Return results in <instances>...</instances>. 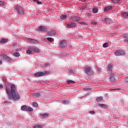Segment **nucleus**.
Listing matches in <instances>:
<instances>
[{
  "label": "nucleus",
  "instance_id": "obj_1",
  "mask_svg": "<svg viewBox=\"0 0 128 128\" xmlns=\"http://www.w3.org/2000/svg\"><path fill=\"white\" fill-rule=\"evenodd\" d=\"M6 92L8 94V98L9 100H18L20 99V96L18 92L10 94V90L8 87L6 88Z\"/></svg>",
  "mask_w": 128,
  "mask_h": 128
},
{
  "label": "nucleus",
  "instance_id": "obj_2",
  "mask_svg": "<svg viewBox=\"0 0 128 128\" xmlns=\"http://www.w3.org/2000/svg\"><path fill=\"white\" fill-rule=\"evenodd\" d=\"M85 74L88 76H92L94 74V71L90 67H86L84 68Z\"/></svg>",
  "mask_w": 128,
  "mask_h": 128
},
{
  "label": "nucleus",
  "instance_id": "obj_3",
  "mask_svg": "<svg viewBox=\"0 0 128 128\" xmlns=\"http://www.w3.org/2000/svg\"><path fill=\"white\" fill-rule=\"evenodd\" d=\"M50 74V72L47 71L38 72L34 74V76L40 78V76H44L46 74Z\"/></svg>",
  "mask_w": 128,
  "mask_h": 128
},
{
  "label": "nucleus",
  "instance_id": "obj_4",
  "mask_svg": "<svg viewBox=\"0 0 128 128\" xmlns=\"http://www.w3.org/2000/svg\"><path fill=\"white\" fill-rule=\"evenodd\" d=\"M15 9L16 11H18V14H19L20 16H22L24 14V10L20 6H17Z\"/></svg>",
  "mask_w": 128,
  "mask_h": 128
},
{
  "label": "nucleus",
  "instance_id": "obj_5",
  "mask_svg": "<svg viewBox=\"0 0 128 128\" xmlns=\"http://www.w3.org/2000/svg\"><path fill=\"white\" fill-rule=\"evenodd\" d=\"M21 110L24 112H32L34 110V109H32V107H30L25 105L22 106Z\"/></svg>",
  "mask_w": 128,
  "mask_h": 128
},
{
  "label": "nucleus",
  "instance_id": "obj_6",
  "mask_svg": "<svg viewBox=\"0 0 128 128\" xmlns=\"http://www.w3.org/2000/svg\"><path fill=\"white\" fill-rule=\"evenodd\" d=\"M124 54H126V52L124 51V50H118L115 52V56H124Z\"/></svg>",
  "mask_w": 128,
  "mask_h": 128
},
{
  "label": "nucleus",
  "instance_id": "obj_7",
  "mask_svg": "<svg viewBox=\"0 0 128 128\" xmlns=\"http://www.w3.org/2000/svg\"><path fill=\"white\" fill-rule=\"evenodd\" d=\"M0 58H2V60H8V62L12 61V58L8 57L6 55L2 54L0 55Z\"/></svg>",
  "mask_w": 128,
  "mask_h": 128
},
{
  "label": "nucleus",
  "instance_id": "obj_8",
  "mask_svg": "<svg viewBox=\"0 0 128 128\" xmlns=\"http://www.w3.org/2000/svg\"><path fill=\"white\" fill-rule=\"evenodd\" d=\"M11 90L10 91V94H14V92H16V87L14 84H12L10 86Z\"/></svg>",
  "mask_w": 128,
  "mask_h": 128
},
{
  "label": "nucleus",
  "instance_id": "obj_9",
  "mask_svg": "<svg viewBox=\"0 0 128 128\" xmlns=\"http://www.w3.org/2000/svg\"><path fill=\"white\" fill-rule=\"evenodd\" d=\"M60 48H66V41L62 40L60 43Z\"/></svg>",
  "mask_w": 128,
  "mask_h": 128
},
{
  "label": "nucleus",
  "instance_id": "obj_10",
  "mask_svg": "<svg viewBox=\"0 0 128 128\" xmlns=\"http://www.w3.org/2000/svg\"><path fill=\"white\" fill-rule=\"evenodd\" d=\"M70 20H72V22H80V18L76 16H71Z\"/></svg>",
  "mask_w": 128,
  "mask_h": 128
},
{
  "label": "nucleus",
  "instance_id": "obj_11",
  "mask_svg": "<svg viewBox=\"0 0 128 128\" xmlns=\"http://www.w3.org/2000/svg\"><path fill=\"white\" fill-rule=\"evenodd\" d=\"M107 70V72H108V74H112V65L109 64L108 65Z\"/></svg>",
  "mask_w": 128,
  "mask_h": 128
},
{
  "label": "nucleus",
  "instance_id": "obj_12",
  "mask_svg": "<svg viewBox=\"0 0 128 128\" xmlns=\"http://www.w3.org/2000/svg\"><path fill=\"white\" fill-rule=\"evenodd\" d=\"M38 30L39 32H46L47 30L44 26H40L38 27Z\"/></svg>",
  "mask_w": 128,
  "mask_h": 128
},
{
  "label": "nucleus",
  "instance_id": "obj_13",
  "mask_svg": "<svg viewBox=\"0 0 128 128\" xmlns=\"http://www.w3.org/2000/svg\"><path fill=\"white\" fill-rule=\"evenodd\" d=\"M76 23H72L71 24H67V27L68 28H76Z\"/></svg>",
  "mask_w": 128,
  "mask_h": 128
},
{
  "label": "nucleus",
  "instance_id": "obj_14",
  "mask_svg": "<svg viewBox=\"0 0 128 128\" xmlns=\"http://www.w3.org/2000/svg\"><path fill=\"white\" fill-rule=\"evenodd\" d=\"M56 34V31L53 30L48 32V34H49V36H54Z\"/></svg>",
  "mask_w": 128,
  "mask_h": 128
},
{
  "label": "nucleus",
  "instance_id": "obj_15",
  "mask_svg": "<svg viewBox=\"0 0 128 128\" xmlns=\"http://www.w3.org/2000/svg\"><path fill=\"white\" fill-rule=\"evenodd\" d=\"M50 116L48 113H44V114H41L40 116L42 118H48Z\"/></svg>",
  "mask_w": 128,
  "mask_h": 128
},
{
  "label": "nucleus",
  "instance_id": "obj_16",
  "mask_svg": "<svg viewBox=\"0 0 128 128\" xmlns=\"http://www.w3.org/2000/svg\"><path fill=\"white\" fill-rule=\"evenodd\" d=\"M32 50H33V52H40V49L36 48V47H32L31 48Z\"/></svg>",
  "mask_w": 128,
  "mask_h": 128
},
{
  "label": "nucleus",
  "instance_id": "obj_17",
  "mask_svg": "<svg viewBox=\"0 0 128 128\" xmlns=\"http://www.w3.org/2000/svg\"><path fill=\"white\" fill-rule=\"evenodd\" d=\"M112 10V6H108L104 8V12H108V10Z\"/></svg>",
  "mask_w": 128,
  "mask_h": 128
},
{
  "label": "nucleus",
  "instance_id": "obj_18",
  "mask_svg": "<svg viewBox=\"0 0 128 128\" xmlns=\"http://www.w3.org/2000/svg\"><path fill=\"white\" fill-rule=\"evenodd\" d=\"M8 42V40L3 38L0 40V44H5V42Z\"/></svg>",
  "mask_w": 128,
  "mask_h": 128
},
{
  "label": "nucleus",
  "instance_id": "obj_19",
  "mask_svg": "<svg viewBox=\"0 0 128 128\" xmlns=\"http://www.w3.org/2000/svg\"><path fill=\"white\" fill-rule=\"evenodd\" d=\"M104 20L105 22H106V24H110V22H112V20L108 18H105Z\"/></svg>",
  "mask_w": 128,
  "mask_h": 128
},
{
  "label": "nucleus",
  "instance_id": "obj_20",
  "mask_svg": "<svg viewBox=\"0 0 128 128\" xmlns=\"http://www.w3.org/2000/svg\"><path fill=\"white\" fill-rule=\"evenodd\" d=\"M110 82H114V80H116V78H114V75L112 74L110 76Z\"/></svg>",
  "mask_w": 128,
  "mask_h": 128
},
{
  "label": "nucleus",
  "instance_id": "obj_21",
  "mask_svg": "<svg viewBox=\"0 0 128 128\" xmlns=\"http://www.w3.org/2000/svg\"><path fill=\"white\" fill-rule=\"evenodd\" d=\"M33 96H34V98H40V94L38 92L35 93L33 94Z\"/></svg>",
  "mask_w": 128,
  "mask_h": 128
},
{
  "label": "nucleus",
  "instance_id": "obj_22",
  "mask_svg": "<svg viewBox=\"0 0 128 128\" xmlns=\"http://www.w3.org/2000/svg\"><path fill=\"white\" fill-rule=\"evenodd\" d=\"M60 20H66V16L64 14H62L61 16H60Z\"/></svg>",
  "mask_w": 128,
  "mask_h": 128
},
{
  "label": "nucleus",
  "instance_id": "obj_23",
  "mask_svg": "<svg viewBox=\"0 0 128 128\" xmlns=\"http://www.w3.org/2000/svg\"><path fill=\"white\" fill-rule=\"evenodd\" d=\"M92 12H94V14H96V12H98V8H94L92 10Z\"/></svg>",
  "mask_w": 128,
  "mask_h": 128
},
{
  "label": "nucleus",
  "instance_id": "obj_24",
  "mask_svg": "<svg viewBox=\"0 0 128 128\" xmlns=\"http://www.w3.org/2000/svg\"><path fill=\"white\" fill-rule=\"evenodd\" d=\"M112 2L114 4H120V0H112Z\"/></svg>",
  "mask_w": 128,
  "mask_h": 128
},
{
  "label": "nucleus",
  "instance_id": "obj_25",
  "mask_svg": "<svg viewBox=\"0 0 128 128\" xmlns=\"http://www.w3.org/2000/svg\"><path fill=\"white\" fill-rule=\"evenodd\" d=\"M99 106H100V108H107L106 105L105 104H99Z\"/></svg>",
  "mask_w": 128,
  "mask_h": 128
},
{
  "label": "nucleus",
  "instance_id": "obj_26",
  "mask_svg": "<svg viewBox=\"0 0 128 128\" xmlns=\"http://www.w3.org/2000/svg\"><path fill=\"white\" fill-rule=\"evenodd\" d=\"M31 42L32 44H38V42L34 39H31Z\"/></svg>",
  "mask_w": 128,
  "mask_h": 128
},
{
  "label": "nucleus",
  "instance_id": "obj_27",
  "mask_svg": "<svg viewBox=\"0 0 128 128\" xmlns=\"http://www.w3.org/2000/svg\"><path fill=\"white\" fill-rule=\"evenodd\" d=\"M34 128H42V125H34L33 126Z\"/></svg>",
  "mask_w": 128,
  "mask_h": 128
},
{
  "label": "nucleus",
  "instance_id": "obj_28",
  "mask_svg": "<svg viewBox=\"0 0 128 128\" xmlns=\"http://www.w3.org/2000/svg\"><path fill=\"white\" fill-rule=\"evenodd\" d=\"M85 8H86V5H82L80 8V10H85Z\"/></svg>",
  "mask_w": 128,
  "mask_h": 128
},
{
  "label": "nucleus",
  "instance_id": "obj_29",
  "mask_svg": "<svg viewBox=\"0 0 128 128\" xmlns=\"http://www.w3.org/2000/svg\"><path fill=\"white\" fill-rule=\"evenodd\" d=\"M122 15L124 16V18H128V12H124L122 14Z\"/></svg>",
  "mask_w": 128,
  "mask_h": 128
},
{
  "label": "nucleus",
  "instance_id": "obj_30",
  "mask_svg": "<svg viewBox=\"0 0 128 128\" xmlns=\"http://www.w3.org/2000/svg\"><path fill=\"white\" fill-rule=\"evenodd\" d=\"M47 40L50 42H54V38H48Z\"/></svg>",
  "mask_w": 128,
  "mask_h": 128
},
{
  "label": "nucleus",
  "instance_id": "obj_31",
  "mask_svg": "<svg viewBox=\"0 0 128 128\" xmlns=\"http://www.w3.org/2000/svg\"><path fill=\"white\" fill-rule=\"evenodd\" d=\"M14 56H16V58H18L20 56V53L18 52H15L14 54Z\"/></svg>",
  "mask_w": 128,
  "mask_h": 128
},
{
  "label": "nucleus",
  "instance_id": "obj_32",
  "mask_svg": "<svg viewBox=\"0 0 128 128\" xmlns=\"http://www.w3.org/2000/svg\"><path fill=\"white\" fill-rule=\"evenodd\" d=\"M96 100L97 102H102V97H98L96 98Z\"/></svg>",
  "mask_w": 128,
  "mask_h": 128
},
{
  "label": "nucleus",
  "instance_id": "obj_33",
  "mask_svg": "<svg viewBox=\"0 0 128 128\" xmlns=\"http://www.w3.org/2000/svg\"><path fill=\"white\" fill-rule=\"evenodd\" d=\"M108 42L103 44V48H108Z\"/></svg>",
  "mask_w": 128,
  "mask_h": 128
},
{
  "label": "nucleus",
  "instance_id": "obj_34",
  "mask_svg": "<svg viewBox=\"0 0 128 128\" xmlns=\"http://www.w3.org/2000/svg\"><path fill=\"white\" fill-rule=\"evenodd\" d=\"M67 82L68 83V84H74L76 82H74V80H67Z\"/></svg>",
  "mask_w": 128,
  "mask_h": 128
},
{
  "label": "nucleus",
  "instance_id": "obj_35",
  "mask_svg": "<svg viewBox=\"0 0 128 128\" xmlns=\"http://www.w3.org/2000/svg\"><path fill=\"white\" fill-rule=\"evenodd\" d=\"M35 2H36V4H42V2H40L38 0H36Z\"/></svg>",
  "mask_w": 128,
  "mask_h": 128
},
{
  "label": "nucleus",
  "instance_id": "obj_36",
  "mask_svg": "<svg viewBox=\"0 0 128 128\" xmlns=\"http://www.w3.org/2000/svg\"><path fill=\"white\" fill-rule=\"evenodd\" d=\"M84 90L90 92V90H92V88H85L84 89Z\"/></svg>",
  "mask_w": 128,
  "mask_h": 128
},
{
  "label": "nucleus",
  "instance_id": "obj_37",
  "mask_svg": "<svg viewBox=\"0 0 128 128\" xmlns=\"http://www.w3.org/2000/svg\"><path fill=\"white\" fill-rule=\"evenodd\" d=\"M74 68H71V69H70L69 72L70 74H74Z\"/></svg>",
  "mask_w": 128,
  "mask_h": 128
},
{
  "label": "nucleus",
  "instance_id": "obj_38",
  "mask_svg": "<svg viewBox=\"0 0 128 128\" xmlns=\"http://www.w3.org/2000/svg\"><path fill=\"white\" fill-rule=\"evenodd\" d=\"M91 24L94 26H96V24H98V23L96 22H92Z\"/></svg>",
  "mask_w": 128,
  "mask_h": 128
},
{
  "label": "nucleus",
  "instance_id": "obj_39",
  "mask_svg": "<svg viewBox=\"0 0 128 128\" xmlns=\"http://www.w3.org/2000/svg\"><path fill=\"white\" fill-rule=\"evenodd\" d=\"M32 104H33L34 106H38V104L36 102H33Z\"/></svg>",
  "mask_w": 128,
  "mask_h": 128
},
{
  "label": "nucleus",
  "instance_id": "obj_40",
  "mask_svg": "<svg viewBox=\"0 0 128 128\" xmlns=\"http://www.w3.org/2000/svg\"><path fill=\"white\" fill-rule=\"evenodd\" d=\"M0 6H4V2L0 0Z\"/></svg>",
  "mask_w": 128,
  "mask_h": 128
},
{
  "label": "nucleus",
  "instance_id": "obj_41",
  "mask_svg": "<svg viewBox=\"0 0 128 128\" xmlns=\"http://www.w3.org/2000/svg\"><path fill=\"white\" fill-rule=\"evenodd\" d=\"M27 54H32V51L30 50H27Z\"/></svg>",
  "mask_w": 128,
  "mask_h": 128
},
{
  "label": "nucleus",
  "instance_id": "obj_42",
  "mask_svg": "<svg viewBox=\"0 0 128 128\" xmlns=\"http://www.w3.org/2000/svg\"><path fill=\"white\" fill-rule=\"evenodd\" d=\"M124 80L126 82H128V77L124 78Z\"/></svg>",
  "mask_w": 128,
  "mask_h": 128
},
{
  "label": "nucleus",
  "instance_id": "obj_43",
  "mask_svg": "<svg viewBox=\"0 0 128 128\" xmlns=\"http://www.w3.org/2000/svg\"><path fill=\"white\" fill-rule=\"evenodd\" d=\"M79 24H86V22H80Z\"/></svg>",
  "mask_w": 128,
  "mask_h": 128
},
{
  "label": "nucleus",
  "instance_id": "obj_44",
  "mask_svg": "<svg viewBox=\"0 0 128 128\" xmlns=\"http://www.w3.org/2000/svg\"><path fill=\"white\" fill-rule=\"evenodd\" d=\"M126 42H128V36L125 38Z\"/></svg>",
  "mask_w": 128,
  "mask_h": 128
},
{
  "label": "nucleus",
  "instance_id": "obj_45",
  "mask_svg": "<svg viewBox=\"0 0 128 128\" xmlns=\"http://www.w3.org/2000/svg\"><path fill=\"white\" fill-rule=\"evenodd\" d=\"M64 104H68V100H64L63 101Z\"/></svg>",
  "mask_w": 128,
  "mask_h": 128
},
{
  "label": "nucleus",
  "instance_id": "obj_46",
  "mask_svg": "<svg viewBox=\"0 0 128 128\" xmlns=\"http://www.w3.org/2000/svg\"><path fill=\"white\" fill-rule=\"evenodd\" d=\"M90 114H95L94 111H91L90 112Z\"/></svg>",
  "mask_w": 128,
  "mask_h": 128
},
{
  "label": "nucleus",
  "instance_id": "obj_47",
  "mask_svg": "<svg viewBox=\"0 0 128 128\" xmlns=\"http://www.w3.org/2000/svg\"><path fill=\"white\" fill-rule=\"evenodd\" d=\"M98 72H102V68H98Z\"/></svg>",
  "mask_w": 128,
  "mask_h": 128
},
{
  "label": "nucleus",
  "instance_id": "obj_48",
  "mask_svg": "<svg viewBox=\"0 0 128 128\" xmlns=\"http://www.w3.org/2000/svg\"><path fill=\"white\" fill-rule=\"evenodd\" d=\"M16 52H20V49H16Z\"/></svg>",
  "mask_w": 128,
  "mask_h": 128
},
{
  "label": "nucleus",
  "instance_id": "obj_49",
  "mask_svg": "<svg viewBox=\"0 0 128 128\" xmlns=\"http://www.w3.org/2000/svg\"><path fill=\"white\" fill-rule=\"evenodd\" d=\"M4 88V86L2 84H0V88Z\"/></svg>",
  "mask_w": 128,
  "mask_h": 128
},
{
  "label": "nucleus",
  "instance_id": "obj_50",
  "mask_svg": "<svg viewBox=\"0 0 128 128\" xmlns=\"http://www.w3.org/2000/svg\"><path fill=\"white\" fill-rule=\"evenodd\" d=\"M81 0V2H86V0Z\"/></svg>",
  "mask_w": 128,
  "mask_h": 128
},
{
  "label": "nucleus",
  "instance_id": "obj_51",
  "mask_svg": "<svg viewBox=\"0 0 128 128\" xmlns=\"http://www.w3.org/2000/svg\"><path fill=\"white\" fill-rule=\"evenodd\" d=\"M2 64V62L0 60V64Z\"/></svg>",
  "mask_w": 128,
  "mask_h": 128
},
{
  "label": "nucleus",
  "instance_id": "obj_52",
  "mask_svg": "<svg viewBox=\"0 0 128 128\" xmlns=\"http://www.w3.org/2000/svg\"><path fill=\"white\" fill-rule=\"evenodd\" d=\"M114 90H116V89H114Z\"/></svg>",
  "mask_w": 128,
  "mask_h": 128
},
{
  "label": "nucleus",
  "instance_id": "obj_53",
  "mask_svg": "<svg viewBox=\"0 0 128 128\" xmlns=\"http://www.w3.org/2000/svg\"><path fill=\"white\" fill-rule=\"evenodd\" d=\"M34 0V2H35L36 0Z\"/></svg>",
  "mask_w": 128,
  "mask_h": 128
}]
</instances>
